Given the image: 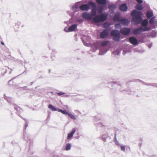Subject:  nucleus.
I'll use <instances>...</instances> for the list:
<instances>
[{
    "label": "nucleus",
    "instance_id": "f3484780",
    "mask_svg": "<svg viewBox=\"0 0 157 157\" xmlns=\"http://www.w3.org/2000/svg\"><path fill=\"white\" fill-rule=\"evenodd\" d=\"M93 21L96 23H98L100 22L99 17V15H98L95 16L93 18Z\"/></svg>",
    "mask_w": 157,
    "mask_h": 157
},
{
    "label": "nucleus",
    "instance_id": "7c9ffc66",
    "mask_svg": "<svg viewBox=\"0 0 157 157\" xmlns=\"http://www.w3.org/2000/svg\"><path fill=\"white\" fill-rule=\"evenodd\" d=\"M115 28L117 29H119L120 27V24H117L115 25Z\"/></svg>",
    "mask_w": 157,
    "mask_h": 157
},
{
    "label": "nucleus",
    "instance_id": "9d476101",
    "mask_svg": "<svg viewBox=\"0 0 157 157\" xmlns=\"http://www.w3.org/2000/svg\"><path fill=\"white\" fill-rule=\"evenodd\" d=\"M108 32L107 31L104 30L100 33V37L101 38H104L108 35Z\"/></svg>",
    "mask_w": 157,
    "mask_h": 157
},
{
    "label": "nucleus",
    "instance_id": "c9c22d12",
    "mask_svg": "<svg viewBox=\"0 0 157 157\" xmlns=\"http://www.w3.org/2000/svg\"><path fill=\"white\" fill-rule=\"evenodd\" d=\"M28 124H26L25 125V128L28 126Z\"/></svg>",
    "mask_w": 157,
    "mask_h": 157
},
{
    "label": "nucleus",
    "instance_id": "ddd939ff",
    "mask_svg": "<svg viewBox=\"0 0 157 157\" xmlns=\"http://www.w3.org/2000/svg\"><path fill=\"white\" fill-rule=\"evenodd\" d=\"M77 25L74 24L69 27L68 29L69 32L74 31L77 28Z\"/></svg>",
    "mask_w": 157,
    "mask_h": 157
},
{
    "label": "nucleus",
    "instance_id": "c756f323",
    "mask_svg": "<svg viewBox=\"0 0 157 157\" xmlns=\"http://www.w3.org/2000/svg\"><path fill=\"white\" fill-rule=\"evenodd\" d=\"M121 151H125V146H121Z\"/></svg>",
    "mask_w": 157,
    "mask_h": 157
},
{
    "label": "nucleus",
    "instance_id": "f704fd0d",
    "mask_svg": "<svg viewBox=\"0 0 157 157\" xmlns=\"http://www.w3.org/2000/svg\"><path fill=\"white\" fill-rule=\"evenodd\" d=\"M20 24V23H18L17 24H16V28H17V26H18V25H19Z\"/></svg>",
    "mask_w": 157,
    "mask_h": 157
},
{
    "label": "nucleus",
    "instance_id": "5701e85b",
    "mask_svg": "<svg viewBox=\"0 0 157 157\" xmlns=\"http://www.w3.org/2000/svg\"><path fill=\"white\" fill-rule=\"evenodd\" d=\"M48 108L52 111H55L57 110V109L54 108L52 105L50 104L48 106ZM58 110V109H57Z\"/></svg>",
    "mask_w": 157,
    "mask_h": 157
},
{
    "label": "nucleus",
    "instance_id": "1a4fd4ad",
    "mask_svg": "<svg viewBox=\"0 0 157 157\" xmlns=\"http://www.w3.org/2000/svg\"><path fill=\"white\" fill-rule=\"evenodd\" d=\"M129 40L130 42L133 45H136L138 44L137 40L134 37H130Z\"/></svg>",
    "mask_w": 157,
    "mask_h": 157
},
{
    "label": "nucleus",
    "instance_id": "0eeeda50",
    "mask_svg": "<svg viewBox=\"0 0 157 157\" xmlns=\"http://www.w3.org/2000/svg\"><path fill=\"white\" fill-rule=\"evenodd\" d=\"M121 16L120 13H117L115 14L113 17V20L114 21L120 22L121 20Z\"/></svg>",
    "mask_w": 157,
    "mask_h": 157
},
{
    "label": "nucleus",
    "instance_id": "c85d7f7f",
    "mask_svg": "<svg viewBox=\"0 0 157 157\" xmlns=\"http://www.w3.org/2000/svg\"><path fill=\"white\" fill-rule=\"evenodd\" d=\"M116 7L114 5H110L109 8V9H114Z\"/></svg>",
    "mask_w": 157,
    "mask_h": 157
},
{
    "label": "nucleus",
    "instance_id": "a878e982",
    "mask_svg": "<svg viewBox=\"0 0 157 157\" xmlns=\"http://www.w3.org/2000/svg\"><path fill=\"white\" fill-rule=\"evenodd\" d=\"M67 115L69 117H70L71 118V119L74 120H75L76 119L75 117L74 116V115L72 114L71 113H68Z\"/></svg>",
    "mask_w": 157,
    "mask_h": 157
},
{
    "label": "nucleus",
    "instance_id": "2eb2a0df",
    "mask_svg": "<svg viewBox=\"0 0 157 157\" xmlns=\"http://www.w3.org/2000/svg\"><path fill=\"white\" fill-rule=\"evenodd\" d=\"M96 2L99 4L105 5L106 3V0H96Z\"/></svg>",
    "mask_w": 157,
    "mask_h": 157
},
{
    "label": "nucleus",
    "instance_id": "4468645a",
    "mask_svg": "<svg viewBox=\"0 0 157 157\" xmlns=\"http://www.w3.org/2000/svg\"><path fill=\"white\" fill-rule=\"evenodd\" d=\"M120 22L123 25H128L129 23L128 20L125 19H121Z\"/></svg>",
    "mask_w": 157,
    "mask_h": 157
},
{
    "label": "nucleus",
    "instance_id": "473e14b6",
    "mask_svg": "<svg viewBox=\"0 0 157 157\" xmlns=\"http://www.w3.org/2000/svg\"><path fill=\"white\" fill-rule=\"evenodd\" d=\"M138 3L141 4L143 3L142 0H136Z\"/></svg>",
    "mask_w": 157,
    "mask_h": 157
},
{
    "label": "nucleus",
    "instance_id": "cd10ccee",
    "mask_svg": "<svg viewBox=\"0 0 157 157\" xmlns=\"http://www.w3.org/2000/svg\"><path fill=\"white\" fill-rule=\"evenodd\" d=\"M71 145L70 144H67L66 147V150L67 151L69 150L70 149Z\"/></svg>",
    "mask_w": 157,
    "mask_h": 157
},
{
    "label": "nucleus",
    "instance_id": "4be33fe9",
    "mask_svg": "<svg viewBox=\"0 0 157 157\" xmlns=\"http://www.w3.org/2000/svg\"><path fill=\"white\" fill-rule=\"evenodd\" d=\"M103 6H98V13H101L103 10Z\"/></svg>",
    "mask_w": 157,
    "mask_h": 157
},
{
    "label": "nucleus",
    "instance_id": "a211bd4d",
    "mask_svg": "<svg viewBox=\"0 0 157 157\" xmlns=\"http://www.w3.org/2000/svg\"><path fill=\"white\" fill-rule=\"evenodd\" d=\"M157 35V32L155 31H153L151 34L149 36V37L153 38L156 37Z\"/></svg>",
    "mask_w": 157,
    "mask_h": 157
},
{
    "label": "nucleus",
    "instance_id": "6e6552de",
    "mask_svg": "<svg viewBox=\"0 0 157 157\" xmlns=\"http://www.w3.org/2000/svg\"><path fill=\"white\" fill-rule=\"evenodd\" d=\"M82 17L83 18L88 20H91L92 17V15L89 13H87L86 12H84L82 13Z\"/></svg>",
    "mask_w": 157,
    "mask_h": 157
},
{
    "label": "nucleus",
    "instance_id": "39448f33",
    "mask_svg": "<svg viewBox=\"0 0 157 157\" xmlns=\"http://www.w3.org/2000/svg\"><path fill=\"white\" fill-rule=\"evenodd\" d=\"M130 30L129 28H124L121 29L120 32L123 35H127L129 34Z\"/></svg>",
    "mask_w": 157,
    "mask_h": 157
},
{
    "label": "nucleus",
    "instance_id": "9b49d317",
    "mask_svg": "<svg viewBox=\"0 0 157 157\" xmlns=\"http://www.w3.org/2000/svg\"><path fill=\"white\" fill-rule=\"evenodd\" d=\"M107 15L106 14H102L99 15V17L100 22L104 21L107 19Z\"/></svg>",
    "mask_w": 157,
    "mask_h": 157
},
{
    "label": "nucleus",
    "instance_id": "dca6fc26",
    "mask_svg": "<svg viewBox=\"0 0 157 157\" xmlns=\"http://www.w3.org/2000/svg\"><path fill=\"white\" fill-rule=\"evenodd\" d=\"M75 131L76 130L75 129H74L70 133L68 134L67 136V139H69L71 138L73 136V134L75 133Z\"/></svg>",
    "mask_w": 157,
    "mask_h": 157
},
{
    "label": "nucleus",
    "instance_id": "f257e3e1",
    "mask_svg": "<svg viewBox=\"0 0 157 157\" xmlns=\"http://www.w3.org/2000/svg\"><path fill=\"white\" fill-rule=\"evenodd\" d=\"M131 15L132 17V21L136 24H138L141 23L142 20V13L141 11L136 10H133L131 13Z\"/></svg>",
    "mask_w": 157,
    "mask_h": 157
},
{
    "label": "nucleus",
    "instance_id": "7ed1b4c3",
    "mask_svg": "<svg viewBox=\"0 0 157 157\" xmlns=\"http://www.w3.org/2000/svg\"><path fill=\"white\" fill-rule=\"evenodd\" d=\"M89 4L92 7V9L91 11V15L92 16H95L96 14V7L95 4L92 2H89Z\"/></svg>",
    "mask_w": 157,
    "mask_h": 157
},
{
    "label": "nucleus",
    "instance_id": "4c0bfd02",
    "mask_svg": "<svg viewBox=\"0 0 157 157\" xmlns=\"http://www.w3.org/2000/svg\"><path fill=\"white\" fill-rule=\"evenodd\" d=\"M116 134H115V138H116Z\"/></svg>",
    "mask_w": 157,
    "mask_h": 157
},
{
    "label": "nucleus",
    "instance_id": "b1692460",
    "mask_svg": "<svg viewBox=\"0 0 157 157\" xmlns=\"http://www.w3.org/2000/svg\"><path fill=\"white\" fill-rule=\"evenodd\" d=\"M58 111L59 112H61L63 114H67L68 115V113L66 111V110H62L61 109H58Z\"/></svg>",
    "mask_w": 157,
    "mask_h": 157
},
{
    "label": "nucleus",
    "instance_id": "aec40b11",
    "mask_svg": "<svg viewBox=\"0 0 157 157\" xmlns=\"http://www.w3.org/2000/svg\"><path fill=\"white\" fill-rule=\"evenodd\" d=\"M148 23V21L147 20V19H145L142 22L141 25L145 27L147 25Z\"/></svg>",
    "mask_w": 157,
    "mask_h": 157
},
{
    "label": "nucleus",
    "instance_id": "423d86ee",
    "mask_svg": "<svg viewBox=\"0 0 157 157\" xmlns=\"http://www.w3.org/2000/svg\"><path fill=\"white\" fill-rule=\"evenodd\" d=\"M90 6L89 3L88 4H82L79 6V9L82 11H88L90 9Z\"/></svg>",
    "mask_w": 157,
    "mask_h": 157
},
{
    "label": "nucleus",
    "instance_id": "f03ea898",
    "mask_svg": "<svg viewBox=\"0 0 157 157\" xmlns=\"http://www.w3.org/2000/svg\"><path fill=\"white\" fill-rule=\"evenodd\" d=\"M111 34L113 36V40L116 41H119L120 40V34L118 31L117 30L112 31Z\"/></svg>",
    "mask_w": 157,
    "mask_h": 157
},
{
    "label": "nucleus",
    "instance_id": "2f4dec72",
    "mask_svg": "<svg viewBox=\"0 0 157 157\" xmlns=\"http://www.w3.org/2000/svg\"><path fill=\"white\" fill-rule=\"evenodd\" d=\"M57 94L59 96H61V95H62L64 94V93L63 92H61L57 93Z\"/></svg>",
    "mask_w": 157,
    "mask_h": 157
},
{
    "label": "nucleus",
    "instance_id": "20e7f679",
    "mask_svg": "<svg viewBox=\"0 0 157 157\" xmlns=\"http://www.w3.org/2000/svg\"><path fill=\"white\" fill-rule=\"evenodd\" d=\"M149 29V28L147 27H145L144 28H143L142 27H141L134 30L133 33L134 34H137L140 33L142 31H148Z\"/></svg>",
    "mask_w": 157,
    "mask_h": 157
},
{
    "label": "nucleus",
    "instance_id": "f8f14e48",
    "mask_svg": "<svg viewBox=\"0 0 157 157\" xmlns=\"http://www.w3.org/2000/svg\"><path fill=\"white\" fill-rule=\"evenodd\" d=\"M128 9L127 5L125 3L123 4L120 5L119 6V9L120 10L122 11H126Z\"/></svg>",
    "mask_w": 157,
    "mask_h": 157
},
{
    "label": "nucleus",
    "instance_id": "393cba45",
    "mask_svg": "<svg viewBox=\"0 0 157 157\" xmlns=\"http://www.w3.org/2000/svg\"><path fill=\"white\" fill-rule=\"evenodd\" d=\"M109 42V41L108 40H106L102 41L101 43V45L103 46H105L108 44Z\"/></svg>",
    "mask_w": 157,
    "mask_h": 157
},
{
    "label": "nucleus",
    "instance_id": "412c9836",
    "mask_svg": "<svg viewBox=\"0 0 157 157\" xmlns=\"http://www.w3.org/2000/svg\"><path fill=\"white\" fill-rule=\"evenodd\" d=\"M153 13L151 12L147 11V17L148 19L151 18L153 16Z\"/></svg>",
    "mask_w": 157,
    "mask_h": 157
},
{
    "label": "nucleus",
    "instance_id": "e433bc0d",
    "mask_svg": "<svg viewBox=\"0 0 157 157\" xmlns=\"http://www.w3.org/2000/svg\"><path fill=\"white\" fill-rule=\"evenodd\" d=\"M1 44L2 45H4V43L3 42H1Z\"/></svg>",
    "mask_w": 157,
    "mask_h": 157
},
{
    "label": "nucleus",
    "instance_id": "72a5a7b5",
    "mask_svg": "<svg viewBox=\"0 0 157 157\" xmlns=\"http://www.w3.org/2000/svg\"><path fill=\"white\" fill-rule=\"evenodd\" d=\"M108 24L107 23H104L103 24V26L104 28H106V27L107 25Z\"/></svg>",
    "mask_w": 157,
    "mask_h": 157
},
{
    "label": "nucleus",
    "instance_id": "6ab92c4d",
    "mask_svg": "<svg viewBox=\"0 0 157 157\" xmlns=\"http://www.w3.org/2000/svg\"><path fill=\"white\" fill-rule=\"evenodd\" d=\"M135 8L138 10H142L143 9V7L142 5L137 4L135 6Z\"/></svg>",
    "mask_w": 157,
    "mask_h": 157
},
{
    "label": "nucleus",
    "instance_id": "bb28decb",
    "mask_svg": "<svg viewBox=\"0 0 157 157\" xmlns=\"http://www.w3.org/2000/svg\"><path fill=\"white\" fill-rule=\"evenodd\" d=\"M155 21V18L154 17H152L149 20V23L150 24H154Z\"/></svg>",
    "mask_w": 157,
    "mask_h": 157
}]
</instances>
